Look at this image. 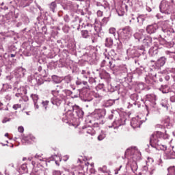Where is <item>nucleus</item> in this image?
<instances>
[{
  "label": "nucleus",
  "mask_w": 175,
  "mask_h": 175,
  "mask_svg": "<svg viewBox=\"0 0 175 175\" xmlns=\"http://www.w3.org/2000/svg\"><path fill=\"white\" fill-rule=\"evenodd\" d=\"M51 92L53 96V98L51 100V103L56 106H59L63 99H65V96L62 95V94L59 93V91L58 90H53Z\"/></svg>",
  "instance_id": "obj_1"
},
{
  "label": "nucleus",
  "mask_w": 175,
  "mask_h": 175,
  "mask_svg": "<svg viewBox=\"0 0 175 175\" xmlns=\"http://www.w3.org/2000/svg\"><path fill=\"white\" fill-rule=\"evenodd\" d=\"M163 136V134L161 131H156L153 133L150 139V146L154 148H157V146H159V139Z\"/></svg>",
  "instance_id": "obj_2"
},
{
  "label": "nucleus",
  "mask_w": 175,
  "mask_h": 175,
  "mask_svg": "<svg viewBox=\"0 0 175 175\" xmlns=\"http://www.w3.org/2000/svg\"><path fill=\"white\" fill-rule=\"evenodd\" d=\"M144 30H140L139 33H136L134 34V37L135 38V39H138V40H142V39H143L144 44H146V46H148V47H150V46H151L152 40L150 37L144 38Z\"/></svg>",
  "instance_id": "obj_3"
},
{
  "label": "nucleus",
  "mask_w": 175,
  "mask_h": 175,
  "mask_svg": "<svg viewBox=\"0 0 175 175\" xmlns=\"http://www.w3.org/2000/svg\"><path fill=\"white\" fill-rule=\"evenodd\" d=\"M160 12L165 13V14H170L172 13V5L170 3L163 0L160 4Z\"/></svg>",
  "instance_id": "obj_4"
},
{
  "label": "nucleus",
  "mask_w": 175,
  "mask_h": 175,
  "mask_svg": "<svg viewBox=\"0 0 175 175\" xmlns=\"http://www.w3.org/2000/svg\"><path fill=\"white\" fill-rule=\"evenodd\" d=\"M120 36L122 39L128 40L132 36V29L130 27H126L120 29Z\"/></svg>",
  "instance_id": "obj_5"
},
{
  "label": "nucleus",
  "mask_w": 175,
  "mask_h": 175,
  "mask_svg": "<svg viewBox=\"0 0 175 175\" xmlns=\"http://www.w3.org/2000/svg\"><path fill=\"white\" fill-rule=\"evenodd\" d=\"M68 111H73V113H76L77 116L81 118H83V116H84V111H83L82 109H80V107L77 105H72L70 108H68Z\"/></svg>",
  "instance_id": "obj_6"
},
{
  "label": "nucleus",
  "mask_w": 175,
  "mask_h": 175,
  "mask_svg": "<svg viewBox=\"0 0 175 175\" xmlns=\"http://www.w3.org/2000/svg\"><path fill=\"white\" fill-rule=\"evenodd\" d=\"M142 124H143V122H142L138 116L133 118L131 121V125L133 129H136V128H140V125H142Z\"/></svg>",
  "instance_id": "obj_7"
},
{
  "label": "nucleus",
  "mask_w": 175,
  "mask_h": 175,
  "mask_svg": "<svg viewBox=\"0 0 175 175\" xmlns=\"http://www.w3.org/2000/svg\"><path fill=\"white\" fill-rule=\"evenodd\" d=\"M159 27L158 25L154 23L153 25H149L146 27V31L148 33H155L157 32V29H158Z\"/></svg>",
  "instance_id": "obj_8"
},
{
  "label": "nucleus",
  "mask_w": 175,
  "mask_h": 175,
  "mask_svg": "<svg viewBox=\"0 0 175 175\" xmlns=\"http://www.w3.org/2000/svg\"><path fill=\"white\" fill-rule=\"evenodd\" d=\"M125 124V120L124 119H119L118 120H115L113 122V124L112 126H109V128H118L119 126H121V125Z\"/></svg>",
  "instance_id": "obj_9"
},
{
  "label": "nucleus",
  "mask_w": 175,
  "mask_h": 175,
  "mask_svg": "<svg viewBox=\"0 0 175 175\" xmlns=\"http://www.w3.org/2000/svg\"><path fill=\"white\" fill-rule=\"evenodd\" d=\"M25 72H27L25 69L23 68V67H19L15 70V76L16 77H24Z\"/></svg>",
  "instance_id": "obj_10"
},
{
  "label": "nucleus",
  "mask_w": 175,
  "mask_h": 175,
  "mask_svg": "<svg viewBox=\"0 0 175 175\" xmlns=\"http://www.w3.org/2000/svg\"><path fill=\"white\" fill-rule=\"evenodd\" d=\"M106 114V111L105 109H96L94 111V115L96 116V118L99 120V118H102L105 117Z\"/></svg>",
  "instance_id": "obj_11"
},
{
  "label": "nucleus",
  "mask_w": 175,
  "mask_h": 175,
  "mask_svg": "<svg viewBox=\"0 0 175 175\" xmlns=\"http://www.w3.org/2000/svg\"><path fill=\"white\" fill-rule=\"evenodd\" d=\"M146 98L147 100H148V102H150L152 106L154 107V106H155L156 103L155 101L157 100V97L154 94H148L146 96Z\"/></svg>",
  "instance_id": "obj_12"
},
{
  "label": "nucleus",
  "mask_w": 175,
  "mask_h": 175,
  "mask_svg": "<svg viewBox=\"0 0 175 175\" xmlns=\"http://www.w3.org/2000/svg\"><path fill=\"white\" fill-rule=\"evenodd\" d=\"M165 64H166V58L165 57H161L156 62V66H157V68H161V66H163Z\"/></svg>",
  "instance_id": "obj_13"
},
{
  "label": "nucleus",
  "mask_w": 175,
  "mask_h": 175,
  "mask_svg": "<svg viewBox=\"0 0 175 175\" xmlns=\"http://www.w3.org/2000/svg\"><path fill=\"white\" fill-rule=\"evenodd\" d=\"M146 18L147 16L144 14L139 15L136 18L137 23L139 25H143V23H144Z\"/></svg>",
  "instance_id": "obj_14"
},
{
  "label": "nucleus",
  "mask_w": 175,
  "mask_h": 175,
  "mask_svg": "<svg viewBox=\"0 0 175 175\" xmlns=\"http://www.w3.org/2000/svg\"><path fill=\"white\" fill-rule=\"evenodd\" d=\"M33 139H35V138L31 137V135L27 136V137H24L22 139V143H23V144H29V143H31L30 140H33Z\"/></svg>",
  "instance_id": "obj_15"
},
{
  "label": "nucleus",
  "mask_w": 175,
  "mask_h": 175,
  "mask_svg": "<svg viewBox=\"0 0 175 175\" xmlns=\"http://www.w3.org/2000/svg\"><path fill=\"white\" fill-rule=\"evenodd\" d=\"M88 27H89V28H90V29H89V31H90V35H92H92H96V33H98V31H96V29H95V27L94 25L88 24Z\"/></svg>",
  "instance_id": "obj_16"
},
{
  "label": "nucleus",
  "mask_w": 175,
  "mask_h": 175,
  "mask_svg": "<svg viewBox=\"0 0 175 175\" xmlns=\"http://www.w3.org/2000/svg\"><path fill=\"white\" fill-rule=\"evenodd\" d=\"M31 96L34 102L36 109H39V106L37 104L38 100L39 99V96H38V94H31Z\"/></svg>",
  "instance_id": "obj_17"
},
{
  "label": "nucleus",
  "mask_w": 175,
  "mask_h": 175,
  "mask_svg": "<svg viewBox=\"0 0 175 175\" xmlns=\"http://www.w3.org/2000/svg\"><path fill=\"white\" fill-rule=\"evenodd\" d=\"M106 47H111L113 46V39L111 37H108L105 40Z\"/></svg>",
  "instance_id": "obj_18"
},
{
  "label": "nucleus",
  "mask_w": 175,
  "mask_h": 175,
  "mask_svg": "<svg viewBox=\"0 0 175 175\" xmlns=\"http://www.w3.org/2000/svg\"><path fill=\"white\" fill-rule=\"evenodd\" d=\"M18 92L19 93L16 94V96L17 97L21 96L23 94H27V90L24 88H21L20 89H18Z\"/></svg>",
  "instance_id": "obj_19"
},
{
  "label": "nucleus",
  "mask_w": 175,
  "mask_h": 175,
  "mask_svg": "<svg viewBox=\"0 0 175 175\" xmlns=\"http://www.w3.org/2000/svg\"><path fill=\"white\" fill-rule=\"evenodd\" d=\"M167 175H175V166H170L167 168Z\"/></svg>",
  "instance_id": "obj_20"
},
{
  "label": "nucleus",
  "mask_w": 175,
  "mask_h": 175,
  "mask_svg": "<svg viewBox=\"0 0 175 175\" xmlns=\"http://www.w3.org/2000/svg\"><path fill=\"white\" fill-rule=\"evenodd\" d=\"M52 79H53V81L55 83H56L57 84H58L62 81V80H61V78H59L55 75L53 76Z\"/></svg>",
  "instance_id": "obj_21"
},
{
  "label": "nucleus",
  "mask_w": 175,
  "mask_h": 175,
  "mask_svg": "<svg viewBox=\"0 0 175 175\" xmlns=\"http://www.w3.org/2000/svg\"><path fill=\"white\" fill-rule=\"evenodd\" d=\"M154 148H157V149L160 148V150H163V151H165L167 148V146H166V145H163V144L159 143V145H157V147Z\"/></svg>",
  "instance_id": "obj_22"
},
{
  "label": "nucleus",
  "mask_w": 175,
  "mask_h": 175,
  "mask_svg": "<svg viewBox=\"0 0 175 175\" xmlns=\"http://www.w3.org/2000/svg\"><path fill=\"white\" fill-rule=\"evenodd\" d=\"M81 36H82V38L87 39V38H88V36H90V34H88V31H87V30L82 31Z\"/></svg>",
  "instance_id": "obj_23"
},
{
  "label": "nucleus",
  "mask_w": 175,
  "mask_h": 175,
  "mask_svg": "<svg viewBox=\"0 0 175 175\" xmlns=\"http://www.w3.org/2000/svg\"><path fill=\"white\" fill-rule=\"evenodd\" d=\"M50 9L54 13V10H55V8H57V3L55 2H52L49 5Z\"/></svg>",
  "instance_id": "obj_24"
},
{
  "label": "nucleus",
  "mask_w": 175,
  "mask_h": 175,
  "mask_svg": "<svg viewBox=\"0 0 175 175\" xmlns=\"http://www.w3.org/2000/svg\"><path fill=\"white\" fill-rule=\"evenodd\" d=\"M106 137V133L101 132L100 134L98 136V140L102 141Z\"/></svg>",
  "instance_id": "obj_25"
},
{
  "label": "nucleus",
  "mask_w": 175,
  "mask_h": 175,
  "mask_svg": "<svg viewBox=\"0 0 175 175\" xmlns=\"http://www.w3.org/2000/svg\"><path fill=\"white\" fill-rule=\"evenodd\" d=\"M64 81L67 84L70 83V82L72 81V77L66 76V77H64Z\"/></svg>",
  "instance_id": "obj_26"
},
{
  "label": "nucleus",
  "mask_w": 175,
  "mask_h": 175,
  "mask_svg": "<svg viewBox=\"0 0 175 175\" xmlns=\"http://www.w3.org/2000/svg\"><path fill=\"white\" fill-rule=\"evenodd\" d=\"M161 105L163 107H165L166 109H167L168 107L167 100H163L161 103Z\"/></svg>",
  "instance_id": "obj_27"
},
{
  "label": "nucleus",
  "mask_w": 175,
  "mask_h": 175,
  "mask_svg": "<svg viewBox=\"0 0 175 175\" xmlns=\"http://www.w3.org/2000/svg\"><path fill=\"white\" fill-rule=\"evenodd\" d=\"M49 103H50V101L45 100L42 102V105L43 107H44L45 110H47V106H49Z\"/></svg>",
  "instance_id": "obj_28"
},
{
  "label": "nucleus",
  "mask_w": 175,
  "mask_h": 175,
  "mask_svg": "<svg viewBox=\"0 0 175 175\" xmlns=\"http://www.w3.org/2000/svg\"><path fill=\"white\" fill-rule=\"evenodd\" d=\"M109 33H111V35H113V36H116V28H114V27L110 28Z\"/></svg>",
  "instance_id": "obj_29"
},
{
  "label": "nucleus",
  "mask_w": 175,
  "mask_h": 175,
  "mask_svg": "<svg viewBox=\"0 0 175 175\" xmlns=\"http://www.w3.org/2000/svg\"><path fill=\"white\" fill-rule=\"evenodd\" d=\"M87 133H88L89 135H92V136L93 135H95V132L94 131H92V129L91 127H90L89 129L87 130Z\"/></svg>",
  "instance_id": "obj_30"
},
{
  "label": "nucleus",
  "mask_w": 175,
  "mask_h": 175,
  "mask_svg": "<svg viewBox=\"0 0 175 175\" xmlns=\"http://www.w3.org/2000/svg\"><path fill=\"white\" fill-rule=\"evenodd\" d=\"M62 172H61V171L59 170H53L52 172V175H62Z\"/></svg>",
  "instance_id": "obj_31"
},
{
  "label": "nucleus",
  "mask_w": 175,
  "mask_h": 175,
  "mask_svg": "<svg viewBox=\"0 0 175 175\" xmlns=\"http://www.w3.org/2000/svg\"><path fill=\"white\" fill-rule=\"evenodd\" d=\"M65 173L63 175H75V172L69 173V170L65 169Z\"/></svg>",
  "instance_id": "obj_32"
},
{
  "label": "nucleus",
  "mask_w": 175,
  "mask_h": 175,
  "mask_svg": "<svg viewBox=\"0 0 175 175\" xmlns=\"http://www.w3.org/2000/svg\"><path fill=\"white\" fill-rule=\"evenodd\" d=\"M135 151V148H129L126 150V154L129 155V154H131V152H133Z\"/></svg>",
  "instance_id": "obj_33"
},
{
  "label": "nucleus",
  "mask_w": 175,
  "mask_h": 175,
  "mask_svg": "<svg viewBox=\"0 0 175 175\" xmlns=\"http://www.w3.org/2000/svg\"><path fill=\"white\" fill-rule=\"evenodd\" d=\"M10 121V118H4L2 120L3 124H6V122H9Z\"/></svg>",
  "instance_id": "obj_34"
},
{
  "label": "nucleus",
  "mask_w": 175,
  "mask_h": 175,
  "mask_svg": "<svg viewBox=\"0 0 175 175\" xmlns=\"http://www.w3.org/2000/svg\"><path fill=\"white\" fill-rule=\"evenodd\" d=\"M34 158L37 159H39V161H42V155L40 154H36Z\"/></svg>",
  "instance_id": "obj_35"
},
{
  "label": "nucleus",
  "mask_w": 175,
  "mask_h": 175,
  "mask_svg": "<svg viewBox=\"0 0 175 175\" xmlns=\"http://www.w3.org/2000/svg\"><path fill=\"white\" fill-rule=\"evenodd\" d=\"M58 158H59V161H61V157H58V156H57V155H55V156L53 157V159H54V161H55L56 165H57V160L58 159Z\"/></svg>",
  "instance_id": "obj_36"
},
{
  "label": "nucleus",
  "mask_w": 175,
  "mask_h": 175,
  "mask_svg": "<svg viewBox=\"0 0 175 175\" xmlns=\"http://www.w3.org/2000/svg\"><path fill=\"white\" fill-rule=\"evenodd\" d=\"M103 15V12L102 11L98 10V11L97 12V16H98V17H102Z\"/></svg>",
  "instance_id": "obj_37"
},
{
  "label": "nucleus",
  "mask_w": 175,
  "mask_h": 175,
  "mask_svg": "<svg viewBox=\"0 0 175 175\" xmlns=\"http://www.w3.org/2000/svg\"><path fill=\"white\" fill-rule=\"evenodd\" d=\"M18 132H20L21 133H23V132H24V127H23V126H19V127L18 128Z\"/></svg>",
  "instance_id": "obj_38"
},
{
  "label": "nucleus",
  "mask_w": 175,
  "mask_h": 175,
  "mask_svg": "<svg viewBox=\"0 0 175 175\" xmlns=\"http://www.w3.org/2000/svg\"><path fill=\"white\" fill-rule=\"evenodd\" d=\"M118 14L120 16H124V14H125V12H121V11H118Z\"/></svg>",
  "instance_id": "obj_39"
},
{
  "label": "nucleus",
  "mask_w": 175,
  "mask_h": 175,
  "mask_svg": "<svg viewBox=\"0 0 175 175\" xmlns=\"http://www.w3.org/2000/svg\"><path fill=\"white\" fill-rule=\"evenodd\" d=\"M68 159H69V156L66 155V156H64V157L63 160H64V161H68Z\"/></svg>",
  "instance_id": "obj_40"
},
{
  "label": "nucleus",
  "mask_w": 175,
  "mask_h": 175,
  "mask_svg": "<svg viewBox=\"0 0 175 175\" xmlns=\"http://www.w3.org/2000/svg\"><path fill=\"white\" fill-rule=\"evenodd\" d=\"M90 172L92 174H95V170L94 168L90 169Z\"/></svg>",
  "instance_id": "obj_41"
},
{
  "label": "nucleus",
  "mask_w": 175,
  "mask_h": 175,
  "mask_svg": "<svg viewBox=\"0 0 175 175\" xmlns=\"http://www.w3.org/2000/svg\"><path fill=\"white\" fill-rule=\"evenodd\" d=\"M88 76H90V71L86 72V75H84V77H85V79H88Z\"/></svg>",
  "instance_id": "obj_42"
},
{
  "label": "nucleus",
  "mask_w": 175,
  "mask_h": 175,
  "mask_svg": "<svg viewBox=\"0 0 175 175\" xmlns=\"http://www.w3.org/2000/svg\"><path fill=\"white\" fill-rule=\"evenodd\" d=\"M76 84H77V85H80L81 84V81L77 80V81H76Z\"/></svg>",
  "instance_id": "obj_43"
},
{
  "label": "nucleus",
  "mask_w": 175,
  "mask_h": 175,
  "mask_svg": "<svg viewBox=\"0 0 175 175\" xmlns=\"http://www.w3.org/2000/svg\"><path fill=\"white\" fill-rule=\"evenodd\" d=\"M170 100L172 101V102H175V96H172L171 98H170Z\"/></svg>",
  "instance_id": "obj_44"
},
{
  "label": "nucleus",
  "mask_w": 175,
  "mask_h": 175,
  "mask_svg": "<svg viewBox=\"0 0 175 175\" xmlns=\"http://www.w3.org/2000/svg\"><path fill=\"white\" fill-rule=\"evenodd\" d=\"M103 21H104L105 23H107V21H109V18H104L103 19Z\"/></svg>",
  "instance_id": "obj_45"
},
{
  "label": "nucleus",
  "mask_w": 175,
  "mask_h": 175,
  "mask_svg": "<svg viewBox=\"0 0 175 175\" xmlns=\"http://www.w3.org/2000/svg\"><path fill=\"white\" fill-rule=\"evenodd\" d=\"M82 75H84L85 76H86V75H87V71H85V70H82Z\"/></svg>",
  "instance_id": "obj_46"
},
{
  "label": "nucleus",
  "mask_w": 175,
  "mask_h": 175,
  "mask_svg": "<svg viewBox=\"0 0 175 175\" xmlns=\"http://www.w3.org/2000/svg\"><path fill=\"white\" fill-rule=\"evenodd\" d=\"M144 170H148V167L147 166H144Z\"/></svg>",
  "instance_id": "obj_47"
},
{
  "label": "nucleus",
  "mask_w": 175,
  "mask_h": 175,
  "mask_svg": "<svg viewBox=\"0 0 175 175\" xmlns=\"http://www.w3.org/2000/svg\"><path fill=\"white\" fill-rule=\"evenodd\" d=\"M10 57H11L12 58H13V57H16V55H14V54H11V55H10Z\"/></svg>",
  "instance_id": "obj_48"
},
{
  "label": "nucleus",
  "mask_w": 175,
  "mask_h": 175,
  "mask_svg": "<svg viewBox=\"0 0 175 175\" xmlns=\"http://www.w3.org/2000/svg\"><path fill=\"white\" fill-rule=\"evenodd\" d=\"M91 100H90V99H85V102H91Z\"/></svg>",
  "instance_id": "obj_49"
},
{
  "label": "nucleus",
  "mask_w": 175,
  "mask_h": 175,
  "mask_svg": "<svg viewBox=\"0 0 175 175\" xmlns=\"http://www.w3.org/2000/svg\"><path fill=\"white\" fill-rule=\"evenodd\" d=\"M98 170H99L100 172H103V173L105 172V171H104L103 169H102V168H99Z\"/></svg>",
  "instance_id": "obj_50"
},
{
  "label": "nucleus",
  "mask_w": 175,
  "mask_h": 175,
  "mask_svg": "<svg viewBox=\"0 0 175 175\" xmlns=\"http://www.w3.org/2000/svg\"><path fill=\"white\" fill-rule=\"evenodd\" d=\"M27 167V166L25 165H23V166H22V169H25Z\"/></svg>",
  "instance_id": "obj_51"
},
{
  "label": "nucleus",
  "mask_w": 175,
  "mask_h": 175,
  "mask_svg": "<svg viewBox=\"0 0 175 175\" xmlns=\"http://www.w3.org/2000/svg\"><path fill=\"white\" fill-rule=\"evenodd\" d=\"M13 108L15 109V110H16V109H17V105H14V106H13Z\"/></svg>",
  "instance_id": "obj_52"
},
{
  "label": "nucleus",
  "mask_w": 175,
  "mask_h": 175,
  "mask_svg": "<svg viewBox=\"0 0 175 175\" xmlns=\"http://www.w3.org/2000/svg\"><path fill=\"white\" fill-rule=\"evenodd\" d=\"M28 161H32V157H29Z\"/></svg>",
  "instance_id": "obj_53"
},
{
  "label": "nucleus",
  "mask_w": 175,
  "mask_h": 175,
  "mask_svg": "<svg viewBox=\"0 0 175 175\" xmlns=\"http://www.w3.org/2000/svg\"><path fill=\"white\" fill-rule=\"evenodd\" d=\"M5 136L6 137H8V136H9V134H8V133H5Z\"/></svg>",
  "instance_id": "obj_54"
},
{
  "label": "nucleus",
  "mask_w": 175,
  "mask_h": 175,
  "mask_svg": "<svg viewBox=\"0 0 175 175\" xmlns=\"http://www.w3.org/2000/svg\"><path fill=\"white\" fill-rule=\"evenodd\" d=\"M3 47H2V45H0V50H2Z\"/></svg>",
  "instance_id": "obj_55"
},
{
  "label": "nucleus",
  "mask_w": 175,
  "mask_h": 175,
  "mask_svg": "<svg viewBox=\"0 0 175 175\" xmlns=\"http://www.w3.org/2000/svg\"><path fill=\"white\" fill-rule=\"evenodd\" d=\"M83 83L85 85V84H87V81H83Z\"/></svg>",
  "instance_id": "obj_56"
},
{
  "label": "nucleus",
  "mask_w": 175,
  "mask_h": 175,
  "mask_svg": "<svg viewBox=\"0 0 175 175\" xmlns=\"http://www.w3.org/2000/svg\"><path fill=\"white\" fill-rule=\"evenodd\" d=\"M75 98H78L79 97V95H76V96H74Z\"/></svg>",
  "instance_id": "obj_57"
},
{
  "label": "nucleus",
  "mask_w": 175,
  "mask_h": 175,
  "mask_svg": "<svg viewBox=\"0 0 175 175\" xmlns=\"http://www.w3.org/2000/svg\"><path fill=\"white\" fill-rule=\"evenodd\" d=\"M25 160H27V158L25 157L23 159V161H25Z\"/></svg>",
  "instance_id": "obj_58"
},
{
  "label": "nucleus",
  "mask_w": 175,
  "mask_h": 175,
  "mask_svg": "<svg viewBox=\"0 0 175 175\" xmlns=\"http://www.w3.org/2000/svg\"><path fill=\"white\" fill-rule=\"evenodd\" d=\"M109 64L110 66H111V62H109Z\"/></svg>",
  "instance_id": "obj_59"
},
{
  "label": "nucleus",
  "mask_w": 175,
  "mask_h": 175,
  "mask_svg": "<svg viewBox=\"0 0 175 175\" xmlns=\"http://www.w3.org/2000/svg\"><path fill=\"white\" fill-rule=\"evenodd\" d=\"M2 105H3V104H2V103H0V106H2Z\"/></svg>",
  "instance_id": "obj_60"
},
{
  "label": "nucleus",
  "mask_w": 175,
  "mask_h": 175,
  "mask_svg": "<svg viewBox=\"0 0 175 175\" xmlns=\"http://www.w3.org/2000/svg\"><path fill=\"white\" fill-rule=\"evenodd\" d=\"M132 20H135V18L133 17V18H132Z\"/></svg>",
  "instance_id": "obj_61"
},
{
  "label": "nucleus",
  "mask_w": 175,
  "mask_h": 175,
  "mask_svg": "<svg viewBox=\"0 0 175 175\" xmlns=\"http://www.w3.org/2000/svg\"><path fill=\"white\" fill-rule=\"evenodd\" d=\"M109 118L111 120V116H110Z\"/></svg>",
  "instance_id": "obj_62"
},
{
  "label": "nucleus",
  "mask_w": 175,
  "mask_h": 175,
  "mask_svg": "<svg viewBox=\"0 0 175 175\" xmlns=\"http://www.w3.org/2000/svg\"><path fill=\"white\" fill-rule=\"evenodd\" d=\"M165 137H167V135H165Z\"/></svg>",
  "instance_id": "obj_63"
},
{
  "label": "nucleus",
  "mask_w": 175,
  "mask_h": 175,
  "mask_svg": "<svg viewBox=\"0 0 175 175\" xmlns=\"http://www.w3.org/2000/svg\"><path fill=\"white\" fill-rule=\"evenodd\" d=\"M0 175H2V174L0 173Z\"/></svg>",
  "instance_id": "obj_64"
}]
</instances>
